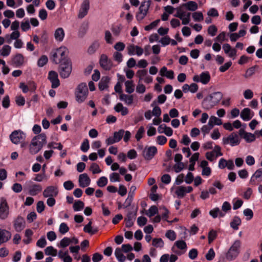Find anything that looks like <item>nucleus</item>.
I'll list each match as a JSON object with an SVG mask.
<instances>
[{
  "instance_id": "nucleus-1",
  "label": "nucleus",
  "mask_w": 262,
  "mask_h": 262,
  "mask_svg": "<svg viewBox=\"0 0 262 262\" xmlns=\"http://www.w3.org/2000/svg\"><path fill=\"white\" fill-rule=\"evenodd\" d=\"M223 98V94L220 92L211 94L203 100L202 105L205 110H210L219 103Z\"/></svg>"
},
{
  "instance_id": "nucleus-2",
  "label": "nucleus",
  "mask_w": 262,
  "mask_h": 262,
  "mask_svg": "<svg viewBox=\"0 0 262 262\" xmlns=\"http://www.w3.org/2000/svg\"><path fill=\"white\" fill-rule=\"evenodd\" d=\"M67 52L68 49L65 47H61L55 51H52L51 54L53 62L58 64L64 61L66 59H69L66 57Z\"/></svg>"
},
{
  "instance_id": "nucleus-3",
  "label": "nucleus",
  "mask_w": 262,
  "mask_h": 262,
  "mask_svg": "<svg viewBox=\"0 0 262 262\" xmlns=\"http://www.w3.org/2000/svg\"><path fill=\"white\" fill-rule=\"evenodd\" d=\"M72 66L70 59H66L60 63L58 69L60 76L62 78L69 77L71 73Z\"/></svg>"
},
{
  "instance_id": "nucleus-4",
  "label": "nucleus",
  "mask_w": 262,
  "mask_h": 262,
  "mask_svg": "<svg viewBox=\"0 0 262 262\" xmlns=\"http://www.w3.org/2000/svg\"><path fill=\"white\" fill-rule=\"evenodd\" d=\"M88 94V89L86 83H81L76 88L75 91L76 100L78 103H82L86 99Z\"/></svg>"
},
{
  "instance_id": "nucleus-5",
  "label": "nucleus",
  "mask_w": 262,
  "mask_h": 262,
  "mask_svg": "<svg viewBox=\"0 0 262 262\" xmlns=\"http://www.w3.org/2000/svg\"><path fill=\"white\" fill-rule=\"evenodd\" d=\"M151 3V0L144 1L141 3L139 8V11L137 13L136 15V19L138 21L143 20L147 15Z\"/></svg>"
},
{
  "instance_id": "nucleus-6",
  "label": "nucleus",
  "mask_w": 262,
  "mask_h": 262,
  "mask_svg": "<svg viewBox=\"0 0 262 262\" xmlns=\"http://www.w3.org/2000/svg\"><path fill=\"white\" fill-rule=\"evenodd\" d=\"M241 244L239 240H236L234 242L226 254V259L227 260H233L237 256L239 252Z\"/></svg>"
},
{
  "instance_id": "nucleus-7",
  "label": "nucleus",
  "mask_w": 262,
  "mask_h": 262,
  "mask_svg": "<svg viewBox=\"0 0 262 262\" xmlns=\"http://www.w3.org/2000/svg\"><path fill=\"white\" fill-rule=\"evenodd\" d=\"M10 214L9 205L6 198L2 197L0 198V219L5 220L7 219Z\"/></svg>"
},
{
  "instance_id": "nucleus-8",
  "label": "nucleus",
  "mask_w": 262,
  "mask_h": 262,
  "mask_svg": "<svg viewBox=\"0 0 262 262\" xmlns=\"http://www.w3.org/2000/svg\"><path fill=\"white\" fill-rule=\"evenodd\" d=\"M224 144H230L232 146L237 145L240 143V139L238 135L235 133H232L228 137L223 138Z\"/></svg>"
},
{
  "instance_id": "nucleus-9",
  "label": "nucleus",
  "mask_w": 262,
  "mask_h": 262,
  "mask_svg": "<svg viewBox=\"0 0 262 262\" xmlns=\"http://www.w3.org/2000/svg\"><path fill=\"white\" fill-rule=\"evenodd\" d=\"M138 207H132V210L128 211L127 217L125 219V226L130 228L134 225V220H135L137 215Z\"/></svg>"
},
{
  "instance_id": "nucleus-10",
  "label": "nucleus",
  "mask_w": 262,
  "mask_h": 262,
  "mask_svg": "<svg viewBox=\"0 0 262 262\" xmlns=\"http://www.w3.org/2000/svg\"><path fill=\"white\" fill-rule=\"evenodd\" d=\"M157 152V149L154 146H146L143 151V156L145 160L152 159Z\"/></svg>"
},
{
  "instance_id": "nucleus-11",
  "label": "nucleus",
  "mask_w": 262,
  "mask_h": 262,
  "mask_svg": "<svg viewBox=\"0 0 262 262\" xmlns=\"http://www.w3.org/2000/svg\"><path fill=\"white\" fill-rule=\"evenodd\" d=\"M25 135L20 130H16L13 131L10 135V139L11 142L17 144L21 142L24 138Z\"/></svg>"
},
{
  "instance_id": "nucleus-12",
  "label": "nucleus",
  "mask_w": 262,
  "mask_h": 262,
  "mask_svg": "<svg viewBox=\"0 0 262 262\" xmlns=\"http://www.w3.org/2000/svg\"><path fill=\"white\" fill-rule=\"evenodd\" d=\"M99 63L100 66L105 70H110L113 67V62L109 59L105 54H102L100 56Z\"/></svg>"
},
{
  "instance_id": "nucleus-13",
  "label": "nucleus",
  "mask_w": 262,
  "mask_h": 262,
  "mask_svg": "<svg viewBox=\"0 0 262 262\" xmlns=\"http://www.w3.org/2000/svg\"><path fill=\"white\" fill-rule=\"evenodd\" d=\"M26 222L24 217L18 215L13 221L14 228L16 231L21 232L25 228Z\"/></svg>"
},
{
  "instance_id": "nucleus-14",
  "label": "nucleus",
  "mask_w": 262,
  "mask_h": 262,
  "mask_svg": "<svg viewBox=\"0 0 262 262\" xmlns=\"http://www.w3.org/2000/svg\"><path fill=\"white\" fill-rule=\"evenodd\" d=\"M48 79L50 80L52 83V88H57L60 85V81L58 79V74L56 72L54 71L49 72Z\"/></svg>"
},
{
  "instance_id": "nucleus-15",
  "label": "nucleus",
  "mask_w": 262,
  "mask_h": 262,
  "mask_svg": "<svg viewBox=\"0 0 262 262\" xmlns=\"http://www.w3.org/2000/svg\"><path fill=\"white\" fill-rule=\"evenodd\" d=\"M90 9V2L89 0H84L82 2L80 9L78 13V18H83L88 12V10Z\"/></svg>"
},
{
  "instance_id": "nucleus-16",
  "label": "nucleus",
  "mask_w": 262,
  "mask_h": 262,
  "mask_svg": "<svg viewBox=\"0 0 262 262\" xmlns=\"http://www.w3.org/2000/svg\"><path fill=\"white\" fill-rule=\"evenodd\" d=\"M78 182L79 186L84 188L90 184L91 179L87 173H84L79 175Z\"/></svg>"
},
{
  "instance_id": "nucleus-17",
  "label": "nucleus",
  "mask_w": 262,
  "mask_h": 262,
  "mask_svg": "<svg viewBox=\"0 0 262 262\" xmlns=\"http://www.w3.org/2000/svg\"><path fill=\"white\" fill-rule=\"evenodd\" d=\"M30 152L31 154H36L39 152L43 147L41 144H39L33 138L30 144Z\"/></svg>"
},
{
  "instance_id": "nucleus-18",
  "label": "nucleus",
  "mask_w": 262,
  "mask_h": 262,
  "mask_svg": "<svg viewBox=\"0 0 262 262\" xmlns=\"http://www.w3.org/2000/svg\"><path fill=\"white\" fill-rule=\"evenodd\" d=\"M42 187L39 184H34L28 186V190L31 195H36L42 191Z\"/></svg>"
},
{
  "instance_id": "nucleus-19",
  "label": "nucleus",
  "mask_w": 262,
  "mask_h": 262,
  "mask_svg": "<svg viewBox=\"0 0 262 262\" xmlns=\"http://www.w3.org/2000/svg\"><path fill=\"white\" fill-rule=\"evenodd\" d=\"M58 191L56 188L52 186L47 187L43 192V195L45 198L54 196L57 195Z\"/></svg>"
},
{
  "instance_id": "nucleus-20",
  "label": "nucleus",
  "mask_w": 262,
  "mask_h": 262,
  "mask_svg": "<svg viewBox=\"0 0 262 262\" xmlns=\"http://www.w3.org/2000/svg\"><path fill=\"white\" fill-rule=\"evenodd\" d=\"M262 181V168L258 169L254 173L250 179V183L255 184L256 182H261Z\"/></svg>"
},
{
  "instance_id": "nucleus-21",
  "label": "nucleus",
  "mask_w": 262,
  "mask_h": 262,
  "mask_svg": "<svg viewBox=\"0 0 262 262\" xmlns=\"http://www.w3.org/2000/svg\"><path fill=\"white\" fill-rule=\"evenodd\" d=\"M11 237V233L5 229H0V244L8 241Z\"/></svg>"
},
{
  "instance_id": "nucleus-22",
  "label": "nucleus",
  "mask_w": 262,
  "mask_h": 262,
  "mask_svg": "<svg viewBox=\"0 0 262 262\" xmlns=\"http://www.w3.org/2000/svg\"><path fill=\"white\" fill-rule=\"evenodd\" d=\"M160 133H164L167 136H171L172 135L173 130L170 127L167 126L165 124L160 125L158 128Z\"/></svg>"
},
{
  "instance_id": "nucleus-23",
  "label": "nucleus",
  "mask_w": 262,
  "mask_h": 262,
  "mask_svg": "<svg viewBox=\"0 0 262 262\" xmlns=\"http://www.w3.org/2000/svg\"><path fill=\"white\" fill-rule=\"evenodd\" d=\"M110 81V78L108 76H103L99 83V89L103 91L108 88V84Z\"/></svg>"
},
{
  "instance_id": "nucleus-24",
  "label": "nucleus",
  "mask_w": 262,
  "mask_h": 262,
  "mask_svg": "<svg viewBox=\"0 0 262 262\" xmlns=\"http://www.w3.org/2000/svg\"><path fill=\"white\" fill-rule=\"evenodd\" d=\"M253 117L251 115V110L249 108H244L241 113V117L244 121H249Z\"/></svg>"
},
{
  "instance_id": "nucleus-25",
  "label": "nucleus",
  "mask_w": 262,
  "mask_h": 262,
  "mask_svg": "<svg viewBox=\"0 0 262 262\" xmlns=\"http://www.w3.org/2000/svg\"><path fill=\"white\" fill-rule=\"evenodd\" d=\"M123 251L120 248H117L115 251V255L119 262H124L126 259V256L123 254Z\"/></svg>"
},
{
  "instance_id": "nucleus-26",
  "label": "nucleus",
  "mask_w": 262,
  "mask_h": 262,
  "mask_svg": "<svg viewBox=\"0 0 262 262\" xmlns=\"http://www.w3.org/2000/svg\"><path fill=\"white\" fill-rule=\"evenodd\" d=\"M182 7H184L187 10L194 11L198 9V4L195 2L189 1L186 3L182 4Z\"/></svg>"
},
{
  "instance_id": "nucleus-27",
  "label": "nucleus",
  "mask_w": 262,
  "mask_h": 262,
  "mask_svg": "<svg viewBox=\"0 0 262 262\" xmlns=\"http://www.w3.org/2000/svg\"><path fill=\"white\" fill-rule=\"evenodd\" d=\"M119 99L121 101H124L128 105H131L133 102V95H128L121 93L119 96Z\"/></svg>"
},
{
  "instance_id": "nucleus-28",
  "label": "nucleus",
  "mask_w": 262,
  "mask_h": 262,
  "mask_svg": "<svg viewBox=\"0 0 262 262\" xmlns=\"http://www.w3.org/2000/svg\"><path fill=\"white\" fill-rule=\"evenodd\" d=\"M58 256L63 260L64 262H72V258L69 255L68 251L65 252L61 250L59 251L58 253Z\"/></svg>"
},
{
  "instance_id": "nucleus-29",
  "label": "nucleus",
  "mask_w": 262,
  "mask_h": 262,
  "mask_svg": "<svg viewBox=\"0 0 262 262\" xmlns=\"http://www.w3.org/2000/svg\"><path fill=\"white\" fill-rule=\"evenodd\" d=\"M24 61V56L21 54H16L13 59V63L16 67H20L23 65Z\"/></svg>"
},
{
  "instance_id": "nucleus-30",
  "label": "nucleus",
  "mask_w": 262,
  "mask_h": 262,
  "mask_svg": "<svg viewBox=\"0 0 262 262\" xmlns=\"http://www.w3.org/2000/svg\"><path fill=\"white\" fill-rule=\"evenodd\" d=\"M64 36V32L62 28H59L55 30L54 37L56 40L61 41Z\"/></svg>"
},
{
  "instance_id": "nucleus-31",
  "label": "nucleus",
  "mask_w": 262,
  "mask_h": 262,
  "mask_svg": "<svg viewBox=\"0 0 262 262\" xmlns=\"http://www.w3.org/2000/svg\"><path fill=\"white\" fill-rule=\"evenodd\" d=\"M33 139L34 140H35L38 143H39V144H41L43 146L47 143V137L46 134L44 133H42L35 136Z\"/></svg>"
},
{
  "instance_id": "nucleus-32",
  "label": "nucleus",
  "mask_w": 262,
  "mask_h": 262,
  "mask_svg": "<svg viewBox=\"0 0 262 262\" xmlns=\"http://www.w3.org/2000/svg\"><path fill=\"white\" fill-rule=\"evenodd\" d=\"M210 80V76L208 72H203L200 74V82L203 84H207Z\"/></svg>"
},
{
  "instance_id": "nucleus-33",
  "label": "nucleus",
  "mask_w": 262,
  "mask_h": 262,
  "mask_svg": "<svg viewBox=\"0 0 262 262\" xmlns=\"http://www.w3.org/2000/svg\"><path fill=\"white\" fill-rule=\"evenodd\" d=\"M83 231L86 233H88L92 235L97 233L98 231V229L97 228H96L92 230V222L90 221L89 223L84 227Z\"/></svg>"
},
{
  "instance_id": "nucleus-34",
  "label": "nucleus",
  "mask_w": 262,
  "mask_h": 262,
  "mask_svg": "<svg viewBox=\"0 0 262 262\" xmlns=\"http://www.w3.org/2000/svg\"><path fill=\"white\" fill-rule=\"evenodd\" d=\"M241 222L240 218L237 216H235L230 223V226L234 230H237L238 229V226L241 224Z\"/></svg>"
},
{
  "instance_id": "nucleus-35",
  "label": "nucleus",
  "mask_w": 262,
  "mask_h": 262,
  "mask_svg": "<svg viewBox=\"0 0 262 262\" xmlns=\"http://www.w3.org/2000/svg\"><path fill=\"white\" fill-rule=\"evenodd\" d=\"M125 91L131 94L134 91V84L132 80H127L125 82Z\"/></svg>"
},
{
  "instance_id": "nucleus-36",
  "label": "nucleus",
  "mask_w": 262,
  "mask_h": 262,
  "mask_svg": "<svg viewBox=\"0 0 262 262\" xmlns=\"http://www.w3.org/2000/svg\"><path fill=\"white\" fill-rule=\"evenodd\" d=\"M45 254L47 255H52L55 256L57 255V251L54 249L52 246L47 247L45 249Z\"/></svg>"
},
{
  "instance_id": "nucleus-37",
  "label": "nucleus",
  "mask_w": 262,
  "mask_h": 262,
  "mask_svg": "<svg viewBox=\"0 0 262 262\" xmlns=\"http://www.w3.org/2000/svg\"><path fill=\"white\" fill-rule=\"evenodd\" d=\"M11 48L9 45H4L0 51V54L3 56H7L10 54Z\"/></svg>"
},
{
  "instance_id": "nucleus-38",
  "label": "nucleus",
  "mask_w": 262,
  "mask_h": 262,
  "mask_svg": "<svg viewBox=\"0 0 262 262\" xmlns=\"http://www.w3.org/2000/svg\"><path fill=\"white\" fill-rule=\"evenodd\" d=\"M84 206V203L80 200H78L74 203L73 207L74 211H78L82 210Z\"/></svg>"
},
{
  "instance_id": "nucleus-39",
  "label": "nucleus",
  "mask_w": 262,
  "mask_h": 262,
  "mask_svg": "<svg viewBox=\"0 0 262 262\" xmlns=\"http://www.w3.org/2000/svg\"><path fill=\"white\" fill-rule=\"evenodd\" d=\"M186 192V187L184 186L179 187L176 191V194L178 195V196L182 198L184 197Z\"/></svg>"
},
{
  "instance_id": "nucleus-40",
  "label": "nucleus",
  "mask_w": 262,
  "mask_h": 262,
  "mask_svg": "<svg viewBox=\"0 0 262 262\" xmlns=\"http://www.w3.org/2000/svg\"><path fill=\"white\" fill-rule=\"evenodd\" d=\"M124 134V130L123 129H120L118 132H114L113 137L117 142H118L122 138Z\"/></svg>"
},
{
  "instance_id": "nucleus-41",
  "label": "nucleus",
  "mask_w": 262,
  "mask_h": 262,
  "mask_svg": "<svg viewBox=\"0 0 262 262\" xmlns=\"http://www.w3.org/2000/svg\"><path fill=\"white\" fill-rule=\"evenodd\" d=\"M158 209L157 206L153 205L151 206L148 210V212L146 213V214L149 217H151L157 213H158Z\"/></svg>"
},
{
  "instance_id": "nucleus-42",
  "label": "nucleus",
  "mask_w": 262,
  "mask_h": 262,
  "mask_svg": "<svg viewBox=\"0 0 262 262\" xmlns=\"http://www.w3.org/2000/svg\"><path fill=\"white\" fill-rule=\"evenodd\" d=\"M99 44L97 42H95L92 44V45L89 47L88 50V52L90 54H92L95 52V51L99 48Z\"/></svg>"
},
{
  "instance_id": "nucleus-43",
  "label": "nucleus",
  "mask_w": 262,
  "mask_h": 262,
  "mask_svg": "<svg viewBox=\"0 0 262 262\" xmlns=\"http://www.w3.org/2000/svg\"><path fill=\"white\" fill-rule=\"evenodd\" d=\"M217 236V233L214 230H211L208 233V243L210 244L216 238Z\"/></svg>"
},
{
  "instance_id": "nucleus-44",
  "label": "nucleus",
  "mask_w": 262,
  "mask_h": 262,
  "mask_svg": "<svg viewBox=\"0 0 262 262\" xmlns=\"http://www.w3.org/2000/svg\"><path fill=\"white\" fill-rule=\"evenodd\" d=\"M244 139L248 143L252 142L255 140V136L254 134L250 133H246L244 136Z\"/></svg>"
},
{
  "instance_id": "nucleus-45",
  "label": "nucleus",
  "mask_w": 262,
  "mask_h": 262,
  "mask_svg": "<svg viewBox=\"0 0 262 262\" xmlns=\"http://www.w3.org/2000/svg\"><path fill=\"white\" fill-rule=\"evenodd\" d=\"M215 252L213 248H210L205 255V258L208 261L213 260L215 256Z\"/></svg>"
},
{
  "instance_id": "nucleus-46",
  "label": "nucleus",
  "mask_w": 262,
  "mask_h": 262,
  "mask_svg": "<svg viewBox=\"0 0 262 262\" xmlns=\"http://www.w3.org/2000/svg\"><path fill=\"white\" fill-rule=\"evenodd\" d=\"M122 28V27L121 25H119L116 26H112L111 30L115 36H118L119 35Z\"/></svg>"
},
{
  "instance_id": "nucleus-47",
  "label": "nucleus",
  "mask_w": 262,
  "mask_h": 262,
  "mask_svg": "<svg viewBox=\"0 0 262 262\" xmlns=\"http://www.w3.org/2000/svg\"><path fill=\"white\" fill-rule=\"evenodd\" d=\"M192 17L196 21H202L204 19L203 13L201 12H195L192 13Z\"/></svg>"
},
{
  "instance_id": "nucleus-48",
  "label": "nucleus",
  "mask_w": 262,
  "mask_h": 262,
  "mask_svg": "<svg viewBox=\"0 0 262 262\" xmlns=\"http://www.w3.org/2000/svg\"><path fill=\"white\" fill-rule=\"evenodd\" d=\"M48 59L47 56L46 55H42L38 59L37 64L38 67H42L48 62Z\"/></svg>"
},
{
  "instance_id": "nucleus-49",
  "label": "nucleus",
  "mask_w": 262,
  "mask_h": 262,
  "mask_svg": "<svg viewBox=\"0 0 262 262\" xmlns=\"http://www.w3.org/2000/svg\"><path fill=\"white\" fill-rule=\"evenodd\" d=\"M258 68L257 66H254L253 67H252L250 68H249L247 71L246 72L244 75V76L246 78H248L249 77H251L252 75H253L255 73V69Z\"/></svg>"
},
{
  "instance_id": "nucleus-50",
  "label": "nucleus",
  "mask_w": 262,
  "mask_h": 262,
  "mask_svg": "<svg viewBox=\"0 0 262 262\" xmlns=\"http://www.w3.org/2000/svg\"><path fill=\"white\" fill-rule=\"evenodd\" d=\"M107 179L105 177H102L97 182V184L99 187H103L106 185Z\"/></svg>"
},
{
  "instance_id": "nucleus-51",
  "label": "nucleus",
  "mask_w": 262,
  "mask_h": 262,
  "mask_svg": "<svg viewBox=\"0 0 262 262\" xmlns=\"http://www.w3.org/2000/svg\"><path fill=\"white\" fill-rule=\"evenodd\" d=\"M174 245L179 249L181 250L186 249L187 245L185 241H178L174 243Z\"/></svg>"
},
{
  "instance_id": "nucleus-52",
  "label": "nucleus",
  "mask_w": 262,
  "mask_h": 262,
  "mask_svg": "<svg viewBox=\"0 0 262 262\" xmlns=\"http://www.w3.org/2000/svg\"><path fill=\"white\" fill-rule=\"evenodd\" d=\"M185 167V165L184 163H177L173 166V168L176 172L178 173L182 171Z\"/></svg>"
},
{
  "instance_id": "nucleus-53",
  "label": "nucleus",
  "mask_w": 262,
  "mask_h": 262,
  "mask_svg": "<svg viewBox=\"0 0 262 262\" xmlns=\"http://www.w3.org/2000/svg\"><path fill=\"white\" fill-rule=\"evenodd\" d=\"M59 230L61 234H64L69 231V228L66 223H62L60 225Z\"/></svg>"
},
{
  "instance_id": "nucleus-54",
  "label": "nucleus",
  "mask_w": 262,
  "mask_h": 262,
  "mask_svg": "<svg viewBox=\"0 0 262 262\" xmlns=\"http://www.w3.org/2000/svg\"><path fill=\"white\" fill-rule=\"evenodd\" d=\"M90 170H92L93 174L98 173L101 172V169L98 165L95 163L92 164L90 167Z\"/></svg>"
},
{
  "instance_id": "nucleus-55",
  "label": "nucleus",
  "mask_w": 262,
  "mask_h": 262,
  "mask_svg": "<svg viewBox=\"0 0 262 262\" xmlns=\"http://www.w3.org/2000/svg\"><path fill=\"white\" fill-rule=\"evenodd\" d=\"M152 245L157 247H162L164 245V242L161 238H154Z\"/></svg>"
},
{
  "instance_id": "nucleus-56",
  "label": "nucleus",
  "mask_w": 262,
  "mask_h": 262,
  "mask_svg": "<svg viewBox=\"0 0 262 262\" xmlns=\"http://www.w3.org/2000/svg\"><path fill=\"white\" fill-rule=\"evenodd\" d=\"M144 132L145 130L143 126H141L139 128L135 136V138L138 141H139L142 138L143 134H144Z\"/></svg>"
},
{
  "instance_id": "nucleus-57",
  "label": "nucleus",
  "mask_w": 262,
  "mask_h": 262,
  "mask_svg": "<svg viewBox=\"0 0 262 262\" xmlns=\"http://www.w3.org/2000/svg\"><path fill=\"white\" fill-rule=\"evenodd\" d=\"M89 147V141L88 139H85L81 145L80 149L82 151L86 152L88 150Z\"/></svg>"
},
{
  "instance_id": "nucleus-58",
  "label": "nucleus",
  "mask_w": 262,
  "mask_h": 262,
  "mask_svg": "<svg viewBox=\"0 0 262 262\" xmlns=\"http://www.w3.org/2000/svg\"><path fill=\"white\" fill-rule=\"evenodd\" d=\"M105 40L109 44H112L113 42L112 34L108 30L105 32Z\"/></svg>"
},
{
  "instance_id": "nucleus-59",
  "label": "nucleus",
  "mask_w": 262,
  "mask_h": 262,
  "mask_svg": "<svg viewBox=\"0 0 262 262\" xmlns=\"http://www.w3.org/2000/svg\"><path fill=\"white\" fill-rule=\"evenodd\" d=\"M217 31V29L215 25H211L208 28V33L212 36H214Z\"/></svg>"
},
{
  "instance_id": "nucleus-60",
  "label": "nucleus",
  "mask_w": 262,
  "mask_h": 262,
  "mask_svg": "<svg viewBox=\"0 0 262 262\" xmlns=\"http://www.w3.org/2000/svg\"><path fill=\"white\" fill-rule=\"evenodd\" d=\"M183 8H184V7H182V5H181L179 8L177 9V13L174 15L176 17H177L179 18H182V17L184 16L185 12L183 11Z\"/></svg>"
},
{
  "instance_id": "nucleus-61",
  "label": "nucleus",
  "mask_w": 262,
  "mask_h": 262,
  "mask_svg": "<svg viewBox=\"0 0 262 262\" xmlns=\"http://www.w3.org/2000/svg\"><path fill=\"white\" fill-rule=\"evenodd\" d=\"M165 236L171 241H174L176 238V234L172 230H168L166 233Z\"/></svg>"
},
{
  "instance_id": "nucleus-62",
  "label": "nucleus",
  "mask_w": 262,
  "mask_h": 262,
  "mask_svg": "<svg viewBox=\"0 0 262 262\" xmlns=\"http://www.w3.org/2000/svg\"><path fill=\"white\" fill-rule=\"evenodd\" d=\"M160 19H157L154 21H152L151 23H150L149 25H147L145 27V30L146 31H149L152 28L156 27L159 23L160 22Z\"/></svg>"
},
{
  "instance_id": "nucleus-63",
  "label": "nucleus",
  "mask_w": 262,
  "mask_h": 262,
  "mask_svg": "<svg viewBox=\"0 0 262 262\" xmlns=\"http://www.w3.org/2000/svg\"><path fill=\"white\" fill-rule=\"evenodd\" d=\"M45 205L43 201H39L37 202L36 206V210L38 213L42 212L45 210Z\"/></svg>"
},
{
  "instance_id": "nucleus-64",
  "label": "nucleus",
  "mask_w": 262,
  "mask_h": 262,
  "mask_svg": "<svg viewBox=\"0 0 262 262\" xmlns=\"http://www.w3.org/2000/svg\"><path fill=\"white\" fill-rule=\"evenodd\" d=\"M71 243V239L68 237H64L60 242V246L62 248H64L69 245Z\"/></svg>"
}]
</instances>
